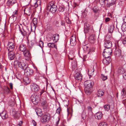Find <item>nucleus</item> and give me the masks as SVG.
<instances>
[{"label":"nucleus","mask_w":126,"mask_h":126,"mask_svg":"<svg viewBox=\"0 0 126 126\" xmlns=\"http://www.w3.org/2000/svg\"><path fill=\"white\" fill-rule=\"evenodd\" d=\"M0 115L2 118L3 119H5L8 117V115L7 113L6 112L3 111L0 114Z\"/></svg>","instance_id":"obj_21"},{"label":"nucleus","mask_w":126,"mask_h":126,"mask_svg":"<svg viewBox=\"0 0 126 126\" xmlns=\"http://www.w3.org/2000/svg\"><path fill=\"white\" fill-rule=\"evenodd\" d=\"M31 90L33 92H37L39 89V86L36 84H33L31 85Z\"/></svg>","instance_id":"obj_8"},{"label":"nucleus","mask_w":126,"mask_h":126,"mask_svg":"<svg viewBox=\"0 0 126 126\" xmlns=\"http://www.w3.org/2000/svg\"><path fill=\"white\" fill-rule=\"evenodd\" d=\"M10 86L11 89V90H12L13 88V84L12 83H10Z\"/></svg>","instance_id":"obj_57"},{"label":"nucleus","mask_w":126,"mask_h":126,"mask_svg":"<svg viewBox=\"0 0 126 126\" xmlns=\"http://www.w3.org/2000/svg\"><path fill=\"white\" fill-rule=\"evenodd\" d=\"M115 55L117 56H119L121 55V50L119 49L116 50L115 52Z\"/></svg>","instance_id":"obj_37"},{"label":"nucleus","mask_w":126,"mask_h":126,"mask_svg":"<svg viewBox=\"0 0 126 126\" xmlns=\"http://www.w3.org/2000/svg\"><path fill=\"white\" fill-rule=\"evenodd\" d=\"M45 91L43 90H42L40 92V95H41Z\"/></svg>","instance_id":"obj_64"},{"label":"nucleus","mask_w":126,"mask_h":126,"mask_svg":"<svg viewBox=\"0 0 126 126\" xmlns=\"http://www.w3.org/2000/svg\"><path fill=\"white\" fill-rule=\"evenodd\" d=\"M50 115L48 113H46L43 115L41 119V122L43 123H45L47 122L48 121L50 118Z\"/></svg>","instance_id":"obj_4"},{"label":"nucleus","mask_w":126,"mask_h":126,"mask_svg":"<svg viewBox=\"0 0 126 126\" xmlns=\"http://www.w3.org/2000/svg\"><path fill=\"white\" fill-rule=\"evenodd\" d=\"M47 46L50 48H56V46L55 44L53 43H49L47 44Z\"/></svg>","instance_id":"obj_31"},{"label":"nucleus","mask_w":126,"mask_h":126,"mask_svg":"<svg viewBox=\"0 0 126 126\" xmlns=\"http://www.w3.org/2000/svg\"><path fill=\"white\" fill-rule=\"evenodd\" d=\"M103 52H106L110 53H112V50L111 48H106L104 49V51Z\"/></svg>","instance_id":"obj_38"},{"label":"nucleus","mask_w":126,"mask_h":126,"mask_svg":"<svg viewBox=\"0 0 126 126\" xmlns=\"http://www.w3.org/2000/svg\"><path fill=\"white\" fill-rule=\"evenodd\" d=\"M23 1H25L26 2L30 3L31 1V0H22Z\"/></svg>","instance_id":"obj_54"},{"label":"nucleus","mask_w":126,"mask_h":126,"mask_svg":"<svg viewBox=\"0 0 126 126\" xmlns=\"http://www.w3.org/2000/svg\"><path fill=\"white\" fill-rule=\"evenodd\" d=\"M111 38V34L110 33L108 34L105 37V41H110Z\"/></svg>","instance_id":"obj_35"},{"label":"nucleus","mask_w":126,"mask_h":126,"mask_svg":"<svg viewBox=\"0 0 126 126\" xmlns=\"http://www.w3.org/2000/svg\"><path fill=\"white\" fill-rule=\"evenodd\" d=\"M84 111H83V113L82 114V118L83 119H84V118H85L86 116V115H85L86 114H84Z\"/></svg>","instance_id":"obj_58"},{"label":"nucleus","mask_w":126,"mask_h":126,"mask_svg":"<svg viewBox=\"0 0 126 126\" xmlns=\"http://www.w3.org/2000/svg\"><path fill=\"white\" fill-rule=\"evenodd\" d=\"M23 70L24 71L25 74L27 76H29L30 68L28 67L27 65H26V66L24 67V69Z\"/></svg>","instance_id":"obj_15"},{"label":"nucleus","mask_w":126,"mask_h":126,"mask_svg":"<svg viewBox=\"0 0 126 126\" xmlns=\"http://www.w3.org/2000/svg\"><path fill=\"white\" fill-rule=\"evenodd\" d=\"M84 32L85 33H88L91 32L92 28H91L89 24L86 23L84 24Z\"/></svg>","instance_id":"obj_10"},{"label":"nucleus","mask_w":126,"mask_h":126,"mask_svg":"<svg viewBox=\"0 0 126 126\" xmlns=\"http://www.w3.org/2000/svg\"><path fill=\"white\" fill-rule=\"evenodd\" d=\"M32 122L34 126H36V123L34 120H33Z\"/></svg>","instance_id":"obj_62"},{"label":"nucleus","mask_w":126,"mask_h":126,"mask_svg":"<svg viewBox=\"0 0 126 126\" xmlns=\"http://www.w3.org/2000/svg\"><path fill=\"white\" fill-rule=\"evenodd\" d=\"M104 92L101 90H98L96 93L98 97H101L103 95Z\"/></svg>","instance_id":"obj_25"},{"label":"nucleus","mask_w":126,"mask_h":126,"mask_svg":"<svg viewBox=\"0 0 126 126\" xmlns=\"http://www.w3.org/2000/svg\"><path fill=\"white\" fill-rule=\"evenodd\" d=\"M64 6L63 5H60L58 8V10L60 12H63L64 10Z\"/></svg>","instance_id":"obj_36"},{"label":"nucleus","mask_w":126,"mask_h":126,"mask_svg":"<svg viewBox=\"0 0 126 126\" xmlns=\"http://www.w3.org/2000/svg\"><path fill=\"white\" fill-rule=\"evenodd\" d=\"M66 21L67 23L69 24H71V21L68 18L66 19Z\"/></svg>","instance_id":"obj_53"},{"label":"nucleus","mask_w":126,"mask_h":126,"mask_svg":"<svg viewBox=\"0 0 126 126\" xmlns=\"http://www.w3.org/2000/svg\"><path fill=\"white\" fill-rule=\"evenodd\" d=\"M76 40L75 36L72 35L71 37L70 40V45L72 46L75 45L76 44Z\"/></svg>","instance_id":"obj_11"},{"label":"nucleus","mask_w":126,"mask_h":126,"mask_svg":"<svg viewBox=\"0 0 126 126\" xmlns=\"http://www.w3.org/2000/svg\"><path fill=\"white\" fill-rule=\"evenodd\" d=\"M121 96L123 98L126 97V86L125 88H123L121 92Z\"/></svg>","instance_id":"obj_22"},{"label":"nucleus","mask_w":126,"mask_h":126,"mask_svg":"<svg viewBox=\"0 0 126 126\" xmlns=\"http://www.w3.org/2000/svg\"><path fill=\"white\" fill-rule=\"evenodd\" d=\"M23 54L25 57L27 58L26 59V60H27V58H30L31 54L28 50L27 49L26 50L23 52Z\"/></svg>","instance_id":"obj_14"},{"label":"nucleus","mask_w":126,"mask_h":126,"mask_svg":"<svg viewBox=\"0 0 126 126\" xmlns=\"http://www.w3.org/2000/svg\"><path fill=\"white\" fill-rule=\"evenodd\" d=\"M101 76L102 79L103 80H105L107 79V77L105 76L104 74H101Z\"/></svg>","instance_id":"obj_45"},{"label":"nucleus","mask_w":126,"mask_h":126,"mask_svg":"<svg viewBox=\"0 0 126 126\" xmlns=\"http://www.w3.org/2000/svg\"><path fill=\"white\" fill-rule=\"evenodd\" d=\"M116 0H112L111 1V4L113 5L115 3Z\"/></svg>","instance_id":"obj_61"},{"label":"nucleus","mask_w":126,"mask_h":126,"mask_svg":"<svg viewBox=\"0 0 126 126\" xmlns=\"http://www.w3.org/2000/svg\"><path fill=\"white\" fill-rule=\"evenodd\" d=\"M85 112L86 113V114H88L89 113H91L92 112V108L89 106L87 107V109L84 110Z\"/></svg>","instance_id":"obj_32"},{"label":"nucleus","mask_w":126,"mask_h":126,"mask_svg":"<svg viewBox=\"0 0 126 126\" xmlns=\"http://www.w3.org/2000/svg\"><path fill=\"white\" fill-rule=\"evenodd\" d=\"M39 46L42 48L43 47L44 43L42 41H40L39 42Z\"/></svg>","instance_id":"obj_47"},{"label":"nucleus","mask_w":126,"mask_h":126,"mask_svg":"<svg viewBox=\"0 0 126 126\" xmlns=\"http://www.w3.org/2000/svg\"><path fill=\"white\" fill-rule=\"evenodd\" d=\"M123 20L124 22H125L124 23H126V16L124 17Z\"/></svg>","instance_id":"obj_63"},{"label":"nucleus","mask_w":126,"mask_h":126,"mask_svg":"<svg viewBox=\"0 0 126 126\" xmlns=\"http://www.w3.org/2000/svg\"><path fill=\"white\" fill-rule=\"evenodd\" d=\"M36 2L35 3L34 6L36 8L38 6H40L41 5V0H36Z\"/></svg>","instance_id":"obj_34"},{"label":"nucleus","mask_w":126,"mask_h":126,"mask_svg":"<svg viewBox=\"0 0 126 126\" xmlns=\"http://www.w3.org/2000/svg\"><path fill=\"white\" fill-rule=\"evenodd\" d=\"M33 26H31V29L32 30V28H34L35 29L36 28V25H37L38 23V20L36 18H34L33 19Z\"/></svg>","instance_id":"obj_24"},{"label":"nucleus","mask_w":126,"mask_h":126,"mask_svg":"<svg viewBox=\"0 0 126 126\" xmlns=\"http://www.w3.org/2000/svg\"><path fill=\"white\" fill-rule=\"evenodd\" d=\"M33 70L30 68V71L29 72V76L30 75H32L33 74Z\"/></svg>","instance_id":"obj_50"},{"label":"nucleus","mask_w":126,"mask_h":126,"mask_svg":"<svg viewBox=\"0 0 126 126\" xmlns=\"http://www.w3.org/2000/svg\"><path fill=\"white\" fill-rule=\"evenodd\" d=\"M41 104L43 106H44L46 104V102L45 101H42Z\"/></svg>","instance_id":"obj_59"},{"label":"nucleus","mask_w":126,"mask_h":126,"mask_svg":"<svg viewBox=\"0 0 126 126\" xmlns=\"http://www.w3.org/2000/svg\"><path fill=\"white\" fill-rule=\"evenodd\" d=\"M31 101L34 104H37L40 101V98L38 95L33 94L31 97Z\"/></svg>","instance_id":"obj_3"},{"label":"nucleus","mask_w":126,"mask_h":126,"mask_svg":"<svg viewBox=\"0 0 126 126\" xmlns=\"http://www.w3.org/2000/svg\"><path fill=\"white\" fill-rule=\"evenodd\" d=\"M110 20V18H109V17H107V18H106V19H105V21L106 22H108V21H109Z\"/></svg>","instance_id":"obj_60"},{"label":"nucleus","mask_w":126,"mask_h":126,"mask_svg":"<svg viewBox=\"0 0 126 126\" xmlns=\"http://www.w3.org/2000/svg\"><path fill=\"white\" fill-rule=\"evenodd\" d=\"M16 0H9L7 2V5L9 6H12L16 2Z\"/></svg>","instance_id":"obj_26"},{"label":"nucleus","mask_w":126,"mask_h":126,"mask_svg":"<svg viewBox=\"0 0 126 126\" xmlns=\"http://www.w3.org/2000/svg\"><path fill=\"white\" fill-rule=\"evenodd\" d=\"M123 76L124 79L126 80V72H124L123 74Z\"/></svg>","instance_id":"obj_52"},{"label":"nucleus","mask_w":126,"mask_h":126,"mask_svg":"<svg viewBox=\"0 0 126 126\" xmlns=\"http://www.w3.org/2000/svg\"><path fill=\"white\" fill-rule=\"evenodd\" d=\"M35 111L37 114L38 116H41L42 114V110L40 108L36 109Z\"/></svg>","instance_id":"obj_29"},{"label":"nucleus","mask_w":126,"mask_h":126,"mask_svg":"<svg viewBox=\"0 0 126 126\" xmlns=\"http://www.w3.org/2000/svg\"><path fill=\"white\" fill-rule=\"evenodd\" d=\"M17 10L13 12V14L12 15L13 17H16L17 16Z\"/></svg>","instance_id":"obj_46"},{"label":"nucleus","mask_w":126,"mask_h":126,"mask_svg":"<svg viewBox=\"0 0 126 126\" xmlns=\"http://www.w3.org/2000/svg\"><path fill=\"white\" fill-rule=\"evenodd\" d=\"M11 114L13 116L15 117L16 118L19 115V113H17L15 109H13L11 112Z\"/></svg>","instance_id":"obj_23"},{"label":"nucleus","mask_w":126,"mask_h":126,"mask_svg":"<svg viewBox=\"0 0 126 126\" xmlns=\"http://www.w3.org/2000/svg\"><path fill=\"white\" fill-rule=\"evenodd\" d=\"M33 8V7L31 6L25 7L24 10V13L27 15L30 16L32 13Z\"/></svg>","instance_id":"obj_5"},{"label":"nucleus","mask_w":126,"mask_h":126,"mask_svg":"<svg viewBox=\"0 0 126 126\" xmlns=\"http://www.w3.org/2000/svg\"><path fill=\"white\" fill-rule=\"evenodd\" d=\"M102 116V114L101 112H99L96 113L95 115V118L99 120L101 119Z\"/></svg>","instance_id":"obj_19"},{"label":"nucleus","mask_w":126,"mask_h":126,"mask_svg":"<svg viewBox=\"0 0 126 126\" xmlns=\"http://www.w3.org/2000/svg\"><path fill=\"white\" fill-rule=\"evenodd\" d=\"M23 30V31H22L21 29H19V30L20 32L21 33L22 35L23 36H27V35H29L30 34V32H28V29L27 28L26 29H24L22 28Z\"/></svg>","instance_id":"obj_9"},{"label":"nucleus","mask_w":126,"mask_h":126,"mask_svg":"<svg viewBox=\"0 0 126 126\" xmlns=\"http://www.w3.org/2000/svg\"><path fill=\"white\" fill-rule=\"evenodd\" d=\"M92 10L94 12L96 13L98 11V9L97 6H95L92 8Z\"/></svg>","instance_id":"obj_44"},{"label":"nucleus","mask_w":126,"mask_h":126,"mask_svg":"<svg viewBox=\"0 0 126 126\" xmlns=\"http://www.w3.org/2000/svg\"><path fill=\"white\" fill-rule=\"evenodd\" d=\"M111 61V59L110 58H105L103 60V62L105 64L107 65L109 64Z\"/></svg>","instance_id":"obj_16"},{"label":"nucleus","mask_w":126,"mask_h":126,"mask_svg":"<svg viewBox=\"0 0 126 126\" xmlns=\"http://www.w3.org/2000/svg\"><path fill=\"white\" fill-rule=\"evenodd\" d=\"M110 106L109 105H106L104 106L105 110L106 111H108L110 109Z\"/></svg>","instance_id":"obj_42"},{"label":"nucleus","mask_w":126,"mask_h":126,"mask_svg":"<svg viewBox=\"0 0 126 126\" xmlns=\"http://www.w3.org/2000/svg\"><path fill=\"white\" fill-rule=\"evenodd\" d=\"M15 44L13 42H9L7 45L8 49L9 51H13L15 48Z\"/></svg>","instance_id":"obj_7"},{"label":"nucleus","mask_w":126,"mask_h":126,"mask_svg":"<svg viewBox=\"0 0 126 126\" xmlns=\"http://www.w3.org/2000/svg\"><path fill=\"white\" fill-rule=\"evenodd\" d=\"M107 1L108 2V0H100V2L101 3L102 5L105 4V1Z\"/></svg>","instance_id":"obj_48"},{"label":"nucleus","mask_w":126,"mask_h":126,"mask_svg":"<svg viewBox=\"0 0 126 126\" xmlns=\"http://www.w3.org/2000/svg\"><path fill=\"white\" fill-rule=\"evenodd\" d=\"M122 43L125 46H126V38L123 39L122 40Z\"/></svg>","instance_id":"obj_49"},{"label":"nucleus","mask_w":126,"mask_h":126,"mask_svg":"<svg viewBox=\"0 0 126 126\" xmlns=\"http://www.w3.org/2000/svg\"><path fill=\"white\" fill-rule=\"evenodd\" d=\"M113 5L112 4H111V3H108L107 4V6L108 7H110V6Z\"/></svg>","instance_id":"obj_56"},{"label":"nucleus","mask_w":126,"mask_h":126,"mask_svg":"<svg viewBox=\"0 0 126 126\" xmlns=\"http://www.w3.org/2000/svg\"><path fill=\"white\" fill-rule=\"evenodd\" d=\"M3 92L4 94H8L12 93V91L7 86H5L3 88Z\"/></svg>","instance_id":"obj_13"},{"label":"nucleus","mask_w":126,"mask_h":126,"mask_svg":"<svg viewBox=\"0 0 126 126\" xmlns=\"http://www.w3.org/2000/svg\"><path fill=\"white\" fill-rule=\"evenodd\" d=\"M74 53L72 51H71L69 52L68 55L69 58L71 60H72L74 57Z\"/></svg>","instance_id":"obj_27"},{"label":"nucleus","mask_w":126,"mask_h":126,"mask_svg":"<svg viewBox=\"0 0 126 126\" xmlns=\"http://www.w3.org/2000/svg\"><path fill=\"white\" fill-rule=\"evenodd\" d=\"M104 46L105 48H111L112 47V42L110 41H105Z\"/></svg>","instance_id":"obj_12"},{"label":"nucleus","mask_w":126,"mask_h":126,"mask_svg":"<svg viewBox=\"0 0 126 126\" xmlns=\"http://www.w3.org/2000/svg\"><path fill=\"white\" fill-rule=\"evenodd\" d=\"M107 124L105 122H100L99 125V126H107Z\"/></svg>","instance_id":"obj_43"},{"label":"nucleus","mask_w":126,"mask_h":126,"mask_svg":"<svg viewBox=\"0 0 126 126\" xmlns=\"http://www.w3.org/2000/svg\"><path fill=\"white\" fill-rule=\"evenodd\" d=\"M72 6L74 9L77 8L79 6V5L75 2H74L72 4Z\"/></svg>","instance_id":"obj_41"},{"label":"nucleus","mask_w":126,"mask_h":126,"mask_svg":"<svg viewBox=\"0 0 126 126\" xmlns=\"http://www.w3.org/2000/svg\"><path fill=\"white\" fill-rule=\"evenodd\" d=\"M8 56L9 59L10 60H13L15 57L13 51H9L8 54Z\"/></svg>","instance_id":"obj_17"},{"label":"nucleus","mask_w":126,"mask_h":126,"mask_svg":"<svg viewBox=\"0 0 126 126\" xmlns=\"http://www.w3.org/2000/svg\"><path fill=\"white\" fill-rule=\"evenodd\" d=\"M35 42V41L34 39L32 40L30 42L28 43V46H31L30 47L34 45V43Z\"/></svg>","instance_id":"obj_40"},{"label":"nucleus","mask_w":126,"mask_h":126,"mask_svg":"<svg viewBox=\"0 0 126 126\" xmlns=\"http://www.w3.org/2000/svg\"><path fill=\"white\" fill-rule=\"evenodd\" d=\"M75 77L76 79L78 80H81L82 79V75L79 73H76Z\"/></svg>","instance_id":"obj_18"},{"label":"nucleus","mask_w":126,"mask_h":126,"mask_svg":"<svg viewBox=\"0 0 126 126\" xmlns=\"http://www.w3.org/2000/svg\"><path fill=\"white\" fill-rule=\"evenodd\" d=\"M19 50L23 52L27 50L26 46L23 44H21L19 47Z\"/></svg>","instance_id":"obj_20"},{"label":"nucleus","mask_w":126,"mask_h":126,"mask_svg":"<svg viewBox=\"0 0 126 126\" xmlns=\"http://www.w3.org/2000/svg\"><path fill=\"white\" fill-rule=\"evenodd\" d=\"M59 38V35L58 34H56L54 35L52 39L54 42H57Z\"/></svg>","instance_id":"obj_28"},{"label":"nucleus","mask_w":126,"mask_h":126,"mask_svg":"<svg viewBox=\"0 0 126 126\" xmlns=\"http://www.w3.org/2000/svg\"><path fill=\"white\" fill-rule=\"evenodd\" d=\"M57 9L56 5L53 2H50L48 5L47 9L52 13H55Z\"/></svg>","instance_id":"obj_2"},{"label":"nucleus","mask_w":126,"mask_h":126,"mask_svg":"<svg viewBox=\"0 0 126 126\" xmlns=\"http://www.w3.org/2000/svg\"><path fill=\"white\" fill-rule=\"evenodd\" d=\"M61 109L60 108H58L56 110V113L59 114H60Z\"/></svg>","instance_id":"obj_51"},{"label":"nucleus","mask_w":126,"mask_h":126,"mask_svg":"<svg viewBox=\"0 0 126 126\" xmlns=\"http://www.w3.org/2000/svg\"><path fill=\"white\" fill-rule=\"evenodd\" d=\"M121 29L123 31H126V23L123 24L121 26Z\"/></svg>","instance_id":"obj_39"},{"label":"nucleus","mask_w":126,"mask_h":126,"mask_svg":"<svg viewBox=\"0 0 126 126\" xmlns=\"http://www.w3.org/2000/svg\"><path fill=\"white\" fill-rule=\"evenodd\" d=\"M114 27L113 25L110 26L108 28L109 32L111 33L113 32L114 29Z\"/></svg>","instance_id":"obj_33"},{"label":"nucleus","mask_w":126,"mask_h":126,"mask_svg":"<svg viewBox=\"0 0 126 126\" xmlns=\"http://www.w3.org/2000/svg\"><path fill=\"white\" fill-rule=\"evenodd\" d=\"M15 64L18 65L19 67L21 68V69H24V67L26 66L27 64L24 63H22L21 62L18 60H16L15 62Z\"/></svg>","instance_id":"obj_6"},{"label":"nucleus","mask_w":126,"mask_h":126,"mask_svg":"<svg viewBox=\"0 0 126 126\" xmlns=\"http://www.w3.org/2000/svg\"><path fill=\"white\" fill-rule=\"evenodd\" d=\"M22 124V121H20L18 124L17 125V126H21Z\"/></svg>","instance_id":"obj_55"},{"label":"nucleus","mask_w":126,"mask_h":126,"mask_svg":"<svg viewBox=\"0 0 126 126\" xmlns=\"http://www.w3.org/2000/svg\"><path fill=\"white\" fill-rule=\"evenodd\" d=\"M84 84L85 92L87 94L89 95L92 92V88L94 84V82L92 80H89L85 81Z\"/></svg>","instance_id":"obj_1"},{"label":"nucleus","mask_w":126,"mask_h":126,"mask_svg":"<svg viewBox=\"0 0 126 126\" xmlns=\"http://www.w3.org/2000/svg\"><path fill=\"white\" fill-rule=\"evenodd\" d=\"M111 53H108L106 52H103V55L104 56L105 58H110V57L111 56Z\"/></svg>","instance_id":"obj_30"}]
</instances>
